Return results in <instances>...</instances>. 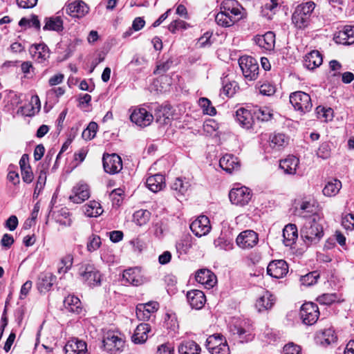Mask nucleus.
Returning <instances> with one entry per match:
<instances>
[{
	"label": "nucleus",
	"instance_id": "nucleus-44",
	"mask_svg": "<svg viewBox=\"0 0 354 354\" xmlns=\"http://www.w3.org/2000/svg\"><path fill=\"white\" fill-rule=\"evenodd\" d=\"M63 28V22L59 17H50L46 19L44 30L59 31Z\"/></svg>",
	"mask_w": 354,
	"mask_h": 354
},
{
	"label": "nucleus",
	"instance_id": "nucleus-43",
	"mask_svg": "<svg viewBox=\"0 0 354 354\" xmlns=\"http://www.w3.org/2000/svg\"><path fill=\"white\" fill-rule=\"evenodd\" d=\"M73 263V257L72 254H66L62 258L59 263L57 272L59 274H64L72 267Z\"/></svg>",
	"mask_w": 354,
	"mask_h": 354
},
{
	"label": "nucleus",
	"instance_id": "nucleus-20",
	"mask_svg": "<svg viewBox=\"0 0 354 354\" xmlns=\"http://www.w3.org/2000/svg\"><path fill=\"white\" fill-rule=\"evenodd\" d=\"M197 282L204 285L205 288L210 289L216 283V275L207 269L198 270L195 276Z\"/></svg>",
	"mask_w": 354,
	"mask_h": 354
},
{
	"label": "nucleus",
	"instance_id": "nucleus-38",
	"mask_svg": "<svg viewBox=\"0 0 354 354\" xmlns=\"http://www.w3.org/2000/svg\"><path fill=\"white\" fill-rule=\"evenodd\" d=\"M151 218V212L147 209H139L133 215V222L139 225L143 226L147 225Z\"/></svg>",
	"mask_w": 354,
	"mask_h": 354
},
{
	"label": "nucleus",
	"instance_id": "nucleus-28",
	"mask_svg": "<svg viewBox=\"0 0 354 354\" xmlns=\"http://www.w3.org/2000/svg\"><path fill=\"white\" fill-rule=\"evenodd\" d=\"M147 187L153 192H158L165 187V178L161 174H155L147 178Z\"/></svg>",
	"mask_w": 354,
	"mask_h": 354
},
{
	"label": "nucleus",
	"instance_id": "nucleus-15",
	"mask_svg": "<svg viewBox=\"0 0 354 354\" xmlns=\"http://www.w3.org/2000/svg\"><path fill=\"white\" fill-rule=\"evenodd\" d=\"M259 66L256 59L245 56V80L254 81L259 77Z\"/></svg>",
	"mask_w": 354,
	"mask_h": 354
},
{
	"label": "nucleus",
	"instance_id": "nucleus-46",
	"mask_svg": "<svg viewBox=\"0 0 354 354\" xmlns=\"http://www.w3.org/2000/svg\"><path fill=\"white\" fill-rule=\"evenodd\" d=\"M227 341L226 339L223 337V335L220 334H214L212 335H210L207 339L206 342V346L208 350H211L216 347H219L220 344H223L225 343Z\"/></svg>",
	"mask_w": 354,
	"mask_h": 354
},
{
	"label": "nucleus",
	"instance_id": "nucleus-57",
	"mask_svg": "<svg viewBox=\"0 0 354 354\" xmlns=\"http://www.w3.org/2000/svg\"><path fill=\"white\" fill-rule=\"evenodd\" d=\"M253 322L249 319L245 321V342L252 341L254 337Z\"/></svg>",
	"mask_w": 354,
	"mask_h": 354
},
{
	"label": "nucleus",
	"instance_id": "nucleus-60",
	"mask_svg": "<svg viewBox=\"0 0 354 354\" xmlns=\"http://www.w3.org/2000/svg\"><path fill=\"white\" fill-rule=\"evenodd\" d=\"M124 191L122 189H115L110 194V198L114 205L119 206L123 199Z\"/></svg>",
	"mask_w": 354,
	"mask_h": 354
},
{
	"label": "nucleus",
	"instance_id": "nucleus-30",
	"mask_svg": "<svg viewBox=\"0 0 354 354\" xmlns=\"http://www.w3.org/2000/svg\"><path fill=\"white\" fill-rule=\"evenodd\" d=\"M231 203L235 205L242 206L243 202V187L241 183H235L229 193Z\"/></svg>",
	"mask_w": 354,
	"mask_h": 354
},
{
	"label": "nucleus",
	"instance_id": "nucleus-35",
	"mask_svg": "<svg viewBox=\"0 0 354 354\" xmlns=\"http://www.w3.org/2000/svg\"><path fill=\"white\" fill-rule=\"evenodd\" d=\"M279 0H269L262 7V14L268 19H271L274 15L279 10Z\"/></svg>",
	"mask_w": 354,
	"mask_h": 354
},
{
	"label": "nucleus",
	"instance_id": "nucleus-55",
	"mask_svg": "<svg viewBox=\"0 0 354 354\" xmlns=\"http://www.w3.org/2000/svg\"><path fill=\"white\" fill-rule=\"evenodd\" d=\"M97 129V124L94 122H91L88 125L87 128L84 129L82 132V138L84 140H91L93 139L96 134Z\"/></svg>",
	"mask_w": 354,
	"mask_h": 354
},
{
	"label": "nucleus",
	"instance_id": "nucleus-62",
	"mask_svg": "<svg viewBox=\"0 0 354 354\" xmlns=\"http://www.w3.org/2000/svg\"><path fill=\"white\" fill-rule=\"evenodd\" d=\"M283 354H301V348L294 343H289L284 346Z\"/></svg>",
	"mask_w": 354,
	"mask_h": 354
},
{
	"label": "nucleus",
	"instance_id": "nucleus-27",
	"mask_svg": "<svg viewBox=\"0 0 354 354\" xmlns=\"http://www.w3.org/2000/svg\"><path fill=\"white\" fill-rule=\"evenodd\" d=\"M241 6L235 0H224L221 6V10L230 14L234 18L240 19L242 17Z\"/></svg>",
	"mask_w": 354,
	"mask_h": 354
},
{
	"label": "nucleus",
	"instance_id": "nucleus-34",
	"mask_svg": "<svg viewBox=\"0 0 354 354\" xmlns=\"http://www.w3.org/2000/svg\"><path fill=\"white\" fill-rule=\"evenodd\" d=\"M56 277L51 272L42 273L39 279L38 289L40 292L48 290L53 286Z\"/></svg>",
	"mask_w": 354,
	"mask_h": 354
},
{
	"label": "nucleus",
	"instance_id": "nucleus-54",
	"mask_svg": "<svg viewBox=\"0 0 354 354\" xmlns=\"http://www.w3.org/2000/svg\"><path fill=\"white\" fill-rule=\"evenodd\" d=\"M338 296L335 293H325L319 296L317 301L322 305H330L333 303L338 301Z\"/></svg>",
	"mask_w": 354,
	"mask_h": 354
},
{
	"label": "nucleus",
	"instance_id": "nucleus-4",
	"mask_svg": "<svg viewBox=\"0 0 354 354\" xmlns=\"http://www.w3.org/2000/svg\"><path fill=\"white\" fill-rule=\"evenodd\" d=\"M78 275L80 280L90 287L101 285L102 274L93 264L86 263L80 264Z\"/></svg>",
	"mask_w": 354,
	"mask_h": 354
},
{
	"label": "nucleus",
	"instance_id": "nucleus-18",
	"mask_svg": "<svg viewBox=\"0 0 354 354\" xmlns=\"http://www.w3.org/2000/svg\"><path fill=\"white\" fill-rule=\"evenodd\" d=\"M66 354H86L87 353L86 343L77 338L69 339L64 346Z\"/></svg>",
	"mask_w": 354,
	"mask_h": 354
},
{
	"label": "nucleus",
	"instance_id": "nucleus-23",
	"mask_svg": "<svg viewBox=\"0 0 354 354\" xmlns=\"http://www.w3.org/2000/svg\"><path fill=\"white\" fill-rule=\"evenodd\" d=\"M29 52L37 62L42 63L49 57V50L44 44L32 45Z\"/></svg>",
	"mask_w": 354,
	"mask_h": 354
},
{
	"label": "nucleus",
	"instance_id": "nucleus-3",
	"mask_svg": "<svg viewBox=\"0 0 354 354\" xmlns=\"http://www.w3.org/2000/svg\"><path fill=\"white\" fill-rule=\"evenodd\" d=\"M272 115L273 111L269 107L247 105L245 107V129L252 128L255 120L268 121Z\"/></svg>",
	"mask_w": 354,
	"mask_h": 354
},
{
	"label": "nucleus",
	"instance_id": "nucleus-32",
	"mask_svg": "<svg viewBox=\"0 0 354 354\" xmlns=\"http://www.w3.org/2000/svg\"><path fill=\"white\" fill-rule=\"evenodd\" d=\"M64 308L68 311L80 314L82 310V303L79 298L74 295H68L64 301Z\"/></svg>",
	"mask_w": 354,
	"mask_h": 354
},
{
	"label": "nucleus",
	"instance_id": "nucleus-2",
	"mask_svg": "<svg viewBox=\"0 0 354 354\" xmlns=\"http://www.w3.org/2000/svg\"><path fill=\"white\" fill-rule=\"evenodd\" d=\"M315 7L313 1H308L297 6L292 15V22L298 29H305L310 22V18Z\"/></svg>",
	"mask_w": 354,
	"mask_h": 354
},
{
	"label": "nucleus",
	"instance_id": "nucleus-50",
	"mask_svg": "<svg viewBox=\"0 0 354 354\" xmlns=\"http://www.w3.org/2000/svg\"><path fill=\"white\" fill-rule=\"evenodd\" d=\"M199 106L203 109L204 113L214 115L216 114V109L212 106L210 100L206 97H201L198 100Z\"/></svg>",
	"mask_w": 354,
	"mask_h": 354
},
{
	"label": "nucleus",
	"instance_id": "nucleus-41",
	"mask_svg": "<svg viewBox=\"0 0 354 354\" xmlns=\"http://www.w3.org/2000/svg\"><path fill=\"white\" fill-rule=\"evenodd\" d=\"M342 187L340 180L335 179L333 181L328 182L323 189V194L326 196H335Z\"/></svg>",
	"mask_w": 354,
	"mask_h": 354
},
{
	"label": "nucleus",
	"instance_id": "nucleus-25",
	"mask_svg": "<svg viewBox=\"0 0 354 354\" xmlns=\"http://www.w3.org/2000/svg\"><path fill=\"white\" fill-rule=\"evenodd\" d=\"M322 62V55L318 50H312L304 57V66L309 70L319 67Z\"/></svg>",
	"mask_w": 354,
	"mask_h": 354
},
{
	"label": "nucleus",
	"instance_id": "nucleus-36",
	"mask_svg": "<svg viewBox=\"0 0 354 354\" xmlns=\"http://www.w3.org/2000/svg\"><path fill=\"white\" fill-rule=\"evenodd\" d=\"M230 12H223L222 10L216 15V22L222 26H230L234 24L236 21L239 20L237 18L233 17Z\"/></svg>",
	"mask_w": 354,
	"mask_h": 354
},
{
	"label": "nucleus",
	"instance_id": "nucleus-52",
	"mask_svg": "<svg viewBox=\"0 0 354 354\" xmlns=\"http://www.w3.org/2000/svg\"><path fill=\"white\" fill-rule=\"evenodd\" d=\"M189 187V182L184 181L181 178H177L171 185L172 189L178 192L182 195L185 194Z\"/></svg>",
	"mask_w": 354,
	"mask_h": 354
},
{
	"label": "nucleus",
	"instance_id": "nucleus-22",
	"mask_svg": "<svg viewBox=\"0 0 354 354\" xmlns=\"http://www.w3.org/2000/svg\"><path fill=\"white\" fill-rule=\"evenodd\" d=\"M219 165L223 170L229 173L239 170L241 167V163L238 158L231 154H225L221 158Z\"/></svg>",
	"mask_w": 354,
	"mask_h": 354
},
{
	"label": "nucleus",
	"instance_id": "nucleus-10",
	"mask_svg": "<svg viewBox=\"0 0 354 354\" xmlns=\"http://www.w3.org/2000/svg\"><path fill=\"white\" fill-rule=\"evenodd\" d=\"M103 166L106 172L114 174L118 173L122 168L121 158L115 154H106L103 156Z\"/></svg>",
	"mask_w": 354,
	"mask_h": 354
},
{
	"label": "nucleus",
	"instance_id": "nucleus-63",
	"mask_svg": "<svg viewBox=\"0 0 354 354\" xmlns=\"http://www.w3.org/2000/svg\"><path fill=\"white\" fill-rule=\"evenodd\" d=\"M214 244L216 248H219L225 250H227L232 248V243L229 241L225 239L223 237L221 236L214 240Z\"/></svg>",
	"mask_w": 354,
	"mask_h": 354
},
{
	"label": "nucleus",
	"instance_id": "nucleus-47",
	"mask_svg": "<svg viewBox=\"0 0 354 354\" xmlns=\"http://www.w3.org/2000/svg\"><path fill=\"white\" fill-rule=\"evenodd\" d=\"M259 241L258 234L251 230H245V248H253Z\"/></svg>",
	"mask_w": 354,
	"mask_h": 354
},
{
	"label": "nucleus",
	"instance_id": "nucleus-53",
	"mask_svg": "<svg viewBox=\"0 0 354 354\" xmlns=\"http://www.w3.org/2000/svg\"><path fill=\"white\" fill-rule=\"evenodd\" d=\"M101 244L102 242L100 237L96 234H92L88 239L86 245L87 250L92 252L97 250L100 247Z\"/></svg>",
	"mask_w": 354,
	"mask_h": 354
},
{
	"label": "nucleus",
	"instance_id": "nucleus-19",
	"mask_svg": "<svg viewBox=\"0 0 354 354\" xmlns=\"http://www.w3.org/2000/svg\"><path fill=\"white\" fill-rule=\"evenodd\" d=\"M253 40L260 48L272 50L275 45V34L272 31H268L264 35L255 36Z\"/></svg>",
	"mask_w": 354,
	"mask_h": 354
},
{
	"label": "nucleus",
	"instance_id": "nucleus-13",
	"mask_svg": "<svg viewBox=\"0 0 354 354\" xmlns=\"http://www.w3.org/2000/svg\"><path fill=\"white\" fill-rule=\"evenodd\" d=\"M89 197L90 190L88 186L84 183H79L73 188L69 199L74 203H82Z\"/></svg>",
	"mask_w": 354,
	"mask_h": 354
},
{
	"label": "nucleus",
	"instance_id": "nucleus-51",
	"mask_svg": "<svg viewBox=\"0 0 354 354\" xmlns=\"http://www.w3.org/2000/svg\"><path fill=\"white\" fill-rule=\"evenodd\" d=\"M255 88L256 89H259L260 94L266 96H271L274 95L276 91L275 86L269 82H265L261 85L257 84Z\"/></svg>",
	"mask_w": 354,
	"mask_h": 354
},
{
	"label": "nucleus",
	"instance_id": "nucleus-42",
	"mask_svg": "<svg viewBox=\"0 0 354 354\" xmlns=\"http://www.w3.org/2000/svg\"><path fill=\"white\" fill-rule=\"evenodd\" d=\"M176 249L180 254H186L192 247V237L185 235L182 237L176 243Z\"/></svg>",
	"mask_w": 354,
	"mask_h": 354
},
{
	"label": "nucleus",
	"instance_id": "nucleus-58",
	"mask_svg": "<svg viewBox=\"0 0 354 354\" xmlns=\"http://www.w3.org/2000/svg\"><path fill=\"white\" fill-rule=\"evenodd\" d=\"M189 25L184 21L176 19L170 23L168 29L172 33H175L176 30L180 29H187Z\"/></svg>",
	"mask_w": 354,
	"mask_h": 354
},
{
	"label": "nucleus",
	"instance_id": "nucleus-40",
	"mask_svg": "<svg viewBox=\"0 0 354 354\" xmlns=\"http://www.w3.org/2000/svg\"><path fill=\"white\" fill-rule=\"evenodd\" d=\"M317 339L322 345L328 346L335 342L337 337L333 329L327 328L322 332V333L317 337Z\"/></svg>",
	"mask_w": 354,
	"mask_h": 354
},
{
	"label": "nucleus",
	"instance_id": "nucleus-48",
	"mask_svg": "<svg viewBox=\"0 0 354 354\" xmlns=\"http://www.w3.org/2000/svg\"><path fill=\"white\" fill-rule=\"evenodd\" d=\"M169 108L167 106L160 107L156 113V122L161 124H166L170 120L171 114Z\"/></svg>",
	"mask_w": 354,
	"mask_h": 354
},
{
	"label": "nucleus",
	"instance_id": "nucleus-26",
	"mask_svg": "<svg viewBox=\"0 0 354 354\" xmlns=\"http://www.w3.org/2000/svg\"><path fill=\"white\" fill-rule=\"evenodd\" d=\"M299 164V160L297 157L289 156L284 160L280 161L279 167L283 170L285 174L294 175L296 174Z\"/></svg>",
	"mask_w": 354,
	"mask_h": 354
},
{
	"label": "nucleus",
	"instance_id": "nucleus-6",
	"mask_svg": "<svg viewBox=\"0 0 354 354\" xmlns=\"http://www.w3.org/2000/svg\"><path fill=\"white\" fill-rule=\"evenodd\" d=\"M256 291L259 297L256 301L255 308L259 313H263L270 310L275 304V297L268 290L258 286Z\"/></svg>",
	"mask_w": 354,
	"mask_h": 354
},
{
	"label": "nucleus",
	"instance_id": "nucleus-45",
	"mask_svg": "<svg viewBox=\"0 0 354 354\" xmlns=\"http://www.w3.org/2000/svg\"><path fill=\"white\" fill-rule=\"evenodd\" d=\"M46 167H44L42 166V168L39 170V176L37 178L36 186L34 191V196H37L41 191L43 189L44 187L45 186L46 181Z\"/></svg>",
	"mask_w": 354,
	"mask_h": 354
},
{
	"label": "nucleus",
	"instance_id": "nucleus-21",
	"mask_svg": "<svg viewBox=\"0 0 354 354\" xmlns=\"http://www.w3.org/2000/svg\"><path fill=\"white\" fill-rule=\"evenodd\" d=\"M187 299L192 308L201 309L205 301V295L198 290H192L187 293Z\"/></svg>",
	"mask_w": 354,
	"mask_h": 354
},
{
	"label": "nucleus",
	"instance_id": "nucleus-39",
	"mask_svg": "<svg viewBox=\"0 0 354 354\" xmlns=\"http://www.w3.org/2000/svg\"><path fill=\"white\" fill-rule=\"evenodd\" d=\"M180 354H199L200 346L193 341H187L180 344L178 348Z\"/></svg>",
	"mask_w": 354,
	"mask_h": 354
},
{
	"label": "nucleus",
	"instance_id": "nucleus-61",
	"mask_svg": "<svg viewBox=\"0 0 354 354\" xmlns=\"http://www.w3.org/2000/svg\"><path fill=\"white\" fill-rule=\"evenodd\" d=\"M238 88V84L233 81L225 84L223 87V92L227 96H232Z\"/></svg>",
	"mask_w": 354,
	"mask_h": 354
},
{
	"label": "nucleus",
	"instance_id": "nucleus-33",
	"mask_svg": "<svg viewBox=\"0 0 354 354\" xmlns=\"http://www.w3.org/2000/svg\"><path fill=\"white\" fill-rule=\"evenodd\" d=\"M288 139L283 133H274L269 138L270 147L276 150H280L288 144Z\"/></svg>",
	"mask_w": 354,
	"mask_h": 354
},
{
	"label": "nucleus",
	"instance_id": "nucleus-37",
	"mask_svg": "<svg viewBox=\"0 0 354 354\" xmlns=\"http://www.w3.org/2000/svg\"><path fill=\"white\" fill-rule=\"evenodd\" d=\"M83 208L85 214L89 217H97L103 212L100 204L95 201L86 203Z\"/></svg>",
	"mask_w": 354,
	"mask_h": 354
},
{
	"label": "nucleus",
	"instance_id": "nucleus-49",
	"mask_svg": "<svg viewBox=\"0 0 354 354\" xmlns=\"http://www.w3.org/2000/svg\"><path fill=\"white\" fill-rule=\"evenodd\" d=\"M315 208L313 205H312L310 202H303L300 206L299 209V215L300 216L306 218H310L313 214H317L315 212Z\"/></svg>",
	"mask_w": 354,
	"mask_h": 354
},
{
	"label": "nucleus",
	"instance_id": "nucleus-64",
	"mask_svg": "<svg viewBox=\"0 0 354 354\" xmlns=\"http://www.w3.org/2000/svg\"><path fill=\"white\" fill-rule=\"evenodd\" d=\"M174 346L171 343H165L158 347L156 354H173Z\"/></svg>",
	"mask_w": 354,
	"mask_h": 354
},
{
	"label": "nucleus",
	"instance_id": "nucleus-12",
	"mask_svg": "<svg viewBox=\"0 0 354 354\" xmlns=\"http://www.w3.org/2000/svg\"><path fill=\"white\" fill-rule=\"evenodd\" d=\"M103 344L105 350L111 354H116L120 351L124 345V340L112 333L107 334V336L103 340Z\"/></svg>",
	"mask_w": 354,
	"mask_h": 354
},
{
	"label": "nucleus",
	"instance_id": "nucleus-56",
	"mask_svg": "<svg viewBox=\"0 0 354 354\" xmlns=\"http://www.w3.org/2000/svg\"><path fill=\"white\" fill-rule=\"evenodd\" d=\"M319 277V274L317 272H310L301 277V283L302 285L309 286L315 284L317 279Z\"/></svg>",
	"mask_w": 354,
	"mask_h": 354
},
{
	"label": "nucleus",
	"instance_id": "nucleus-1",
	"mask_svg": "<svg viewBox=\"0 0 354 354\" xmlns=\"http://www.w3.org/2000/svg\"><path fill=\"white\" fill-rule=\"evenodd\" d=\"M300 234L308 245L319 242L324 236L322 216L319 214H313L306 220L300 230Z\"/></svg>",
	"mask_w": 354,
	"mask_h": 354
},
{
	"label": "nucleus",
	"instance_id": "nucleus-7",
	"mask_svg": "<svg viewBox=\"0 0 354 354\" xmlns=\"http://www.w3.org/2000/svg\"><path fill=\"white\" fill-rule=\"evenodd\" d=\"M319 316V310L317 304L313 302L304 304L300 309V317L304 324L313 325L315 324Z\"/></svg>",
	"mask_w": 354,
	"mask_h": 354
},
{
	"label": "nucleus",
	"instance_id": "nucleus-16",
	"mask_svg": "<svg viewBox=\"0 0 354 354\" xmlns=\"http://www.w3.org/2000/svg\"><path fill=\"white\" fill-rule=\"evenodd\" d=\"M159 304L156 301L139 304L136 306V316L140 320H147L151 315L157 311Z\"/></svg>",
	"mask_w": 354,
	"mask_h": 354
},
{
	"label": "nucleus",
	"instance_id": "nucleus-8",
	"mask_svg": "<svg viewBox=\"0 0 354 354\" xmlns=\"http://www.w3.org/2000/svg\"><path fill=\"white\" fill-rule=\"evenodd\" d=\"M189 227L192 232L198 237L207 235L212 229L209 218L204 215H201L193 221Z\"/></svg>",
	"mask_w": 354,
	"mask_h": 354
},
{
	"label": "nucleus",
	"instance_id": "nucleus-11",
	"mask_svg": "<svg viewBox=\"0 0 354 354\" xmlns=\"http://www.w3.org/2000/svg\"><path fill=\"white\" fill-rule=\"evenodd\" d=\"M288 272V266L282 259L271 261L267 267V273L272 277L281 279Z\"/></svg>",
	"mask_w": 354,
	"mask_h": 354
},
{
	"label": "nucleus",
	"instance_id": "nucleus-14",
	"mask_svg": "<svg viewBox=\"0 0 354 354\" xmlns=\"http://www.w3.org/2000/svg\"><path fill=\"white\" fill-rule=\"evenodd\" d=\"M122 276L127 282L136 286H140L147 281L141 270L138 268L126 270Z\"/></svg>",
	"mask_w": 354,
	"mask_h": 354
},
{
	"label": "nucleus",
	"instance_id": "nucleus-29",
	"mask_svg": "<svg viewBox=\"0 0 354 354\" xmlns=\"http://www.w3.org/2000/svg\"><path fill=\"white\" fill-rule=\"evenodd\" d=\"M298 236L297 228L295 224H288L283 230V243L286 246H292Z\"/></svg>",
	"mask_w": 354,
	"mask_h": 354
},
{
	"label": "nucleus",
	"instance_id": "nucleus-59",
	"mask_svg": "<svg viewBox=\"0 0 354 354\" xmlns=\"http://www.w3.org/2000/svg\"><path fill=\"white\" fill-rule=\"evenodd\" d=\"M342 225L347 230H354V214H347L342 217Z\"/></svg>",
	"mask_w": 354,
	"mask_h": 354
},
{
	"label": "nucleus",
	"instance_id": "nucleus-5",
	"mask_svg": "<svg viewBox=\"0 0 354 354\" xmlns=\"http://www.w3.org/2000/svg\"><path fill=\"white\" fill-rule=\"evenodd\" d=\"M290 102L301 114L309 112L313 106L310 95L303 91H295L290 95Z\"/></svg>",
	"mask_w": 354,
	"mask_h": 354
},
{
	"label": "nucleus",
	"instance_id": "nucleus-9",
	"mask_svg": "<svg viewBox=\"0 0 354 354\" xmlns=\"http://www.w3.org/2000/svg\"><path fill=\"white\" fill-rule=\"evenodd\" d=\"M130 120L136 125L144 127L149 126L153 120L151 113L144 108H137L133 110L130 115Z\"/></svg>",
	"mask_w": 354,
	"mask_h": 354
},
{
	"label": "nucleus",
	"instance_id": "nucleus-17",
	"mask_svg": "<svg viewBox=\"0 0 354 354\" xmlns=\"http://www.w3.org/2000/svg\"><path fill=\"white\" fill-rule=\"evenodd\" d=\"M88 7L82 1H75L67 5L66 12L72 17L81 18L88 12Z\"/></svg>",
	"mask_w": 354,
	"mask_h": 354
},
{
	"label": "nucleus",
	"instance_id": "nucleus-24",
	"mask_svg": "<svg viewBox=\"0 0 354 354\" xmlns=\"http://www.w3.org/2000/svg\"><path fill=\"white\" fill-rule=\"evenodd\" d=\"M150 333L151 326L149 324H140L136 327L131 337L132 342L135 344H143L147 340Z\"/></svg>",
	"mask_w": 354,
	"mask_h": 354
},
{
	"label": "nucleus",
	"instance_id": "nucleus-31",
	"mask_svg": "<svg viewBox=\"0 0 354 354\" xmlns=\"http://www.w3.org/2000/svg\"><path fill=\"white\" fill-rule=\"evenodd\" d=\"M337 42L342 44L350 45L354 43V26H346L339 32L337 37Z\"/></svg>",
	"mask_w": 354,
	"mask_h": 354
}]
</instances>
